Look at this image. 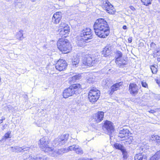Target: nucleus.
<instances>
[{"mask_svg":"<svg viewBox=\"0 0 160 160\" xmlns=\"http://www.w3.org/2000/svg\"><path fill=\"white\" fill-rule=\"evenodd\" d=\"M3 122V121H2L1 119L0 120V124L2 123Z\"/></svg>","mask_w":160,"mask_h":160,"instance_id":"52","label":"nucleus"},{"mask_svg":"<svg viewBox=\"0 0 160 160\" xmlns=\"http://www.w3.org/2000/svg\"><path fill=\"white\" fill-rule=\"evenodd\" d=\"M129 8L131 9H132L133 11H134L135 9L132 6H130Z\"/></svg>","mask_w":160,"mask_h":160,"instance_id":"45","label":"nucleus"},{"mask_svg":"<svg viewBox=\"0 0 160 160\" xmlns=\"http://www.w3.org/2000/svg\"><path fill=\"white\" fill-rule=\"evenodd\" d=\"M100 92L96 88H93L89 91L88 98L90 102L92 103H95L99 99Z\"/></svg>","mask_w":160,"mask_h":160,"instance_id":"6","label":"nucleus"},{"mask_svg":"<svg viewBox=\"0 0 160 160\" xmlns=\"http://www.w3.org/2000/svg\"><path fill=\"white\" fill-rule=\"evenodd\" d=\"M157 61L158 62L160 61V58H157Z\"/></svg>","mask_w":160,"mask_h":160,"instance_id":"51","label":"nucleus"},{"mask_svg":"<svg viewBox=\"0 0 160 160\" xmlns=\"http://www.w3.org/2000/svg\"><path fill=\"white\" fill-rule=\"evenodd\" d=\"M32 2L35 1L36 0H31Z\"/></svg>","mask_w":160,"mask_h":160,"instance_id":"54","label":"nucleus"},{"mask_svg":"<svg viewBox=\"0 0 160 160\" xmlns=\"http://www.w3.org/2000/svg\"><path fill=\"white\" fill-rule=\"evenodd\" d=\"M10 148L11 151L13 152H21L22 151H27L29 150L28 148H24V147H18V146L14 147H12Z\"/></svg>","mask_w":160,"mask_h":160,"instance_id":"18","label":"nucleus"},{"mask_svg":"<svg viewBox=\"0 0 160 160\" xmlns=\"http://www.w3.org/2000/svg\"><path fill=\"white\" fill-rule=\"evenodd\" d=\"M115 62L116 64L120 68H123L124 65L126 64V61L123 59L119 58H116Z\"/></svg>","mask_w":160,"mask_h":160,"instance_id":"21","label":"nucleus"},{"mask_svg":"<svg viewBox=\"0 0 160 160\" xmlns=\"http://www.w3.org/2000/svg\"><path fill=\"white\" fill-rule=\"evenodd\" d=\"M140 154L139 153L136 154L135 157V160H140Z\"/></svg>","mask_w":160,"mask_h":160,"instance_id":"38","label":"nucleus"},{"mask_svg":"<svg viewBox=\"0 0 160 160\" xmlns=\"http://www.w3.org/2000/svg\"><path fill=\"white\" fill-rule=\"evenodd\" d=\"M157 82L158 84H159V82H158L157 81Z\"/></svg>","mask_w":160,"mask_h":160,"instance_id":"57","label":"nucleus"},{"mask_svg":"<svg viewBox=\"0 0 160 160\" xmlns=\"http://www.w3.org/2000/svg\"><path fill=\"white\" fill-rule=\"evenodd\" d=\"M57 47L62 53H64L69 52L72 48L69 41L62 38L60 39L58 41Z\"/></svg>","mask_w":160,"mask_h":160,"instance_id":"4","label":"nucleus"},{"mask_svg":"<svg viewBox=\"0 0 160 160\" xmlns=\"http://www.w3.org/2000/svg\"><path fill=\"white\" fill-rule=\"evenodd\" d=\"M158 51H156H156H154V53H153V54H154V57H155V56H156L157 55H158V54H157V53H158Z\"/></svg>","mask_w":160,"mask_h":160,"instance_id":"42","label":"nucleus"},{"mask_svg":"<svg viewBox=\"0 0 160 160\" xmlns=\"http://www.w3.org/2000/svg\"><path fill=\"white\" fill-rule=\"evenodd\" d=\"M138 87L135 84L131 83L129 85V90L130 93L133 96H135L138 92Z\"/></svg>","mask_w":160,"mask_h":160,"instance_id":"14","label":"nucleus"},{"mask_svg":"<svg viewBox=\"0 0 160 160\" xmlns=\"http://www.w3.org/2000/svg\"><path fill=\"white\" fill-rule=\"evenodd\" d=\"M5 118L4 117L2 116L1 118V120L2 121H3L4 120H5Z\"/></svg>","mask_w":160,"mask_h":160,"instance_id":"48","label":"nucleus"},{"mask_svg":"<svg viewBox=\"0 0 160 160\" xmlns=\"http://www.w3.org/2000/svg\"><path fill=\"white\" fill-rule=\"evenodd\" d=\"M158 66L156 65H153L151 66L150 69L152 73L155 74L158 71Z\"/></svg>","mask_w":160,"mask_h":160,"instance_id":"30","label":"nucleus"},{"mask_svg":"<svg viewBox=\"0 0 160 160\" xmlns=\"http://www.w3.org/2000/svg\"><path fill=\"white\" fill-rule=\"evenodd\" d=\"M82 89L81 85L79 83L71 85L68 88L65 89L63 93L64 98H67L73 95L74 94H78Z\"/></svg>","mask_w":160,"mask_h":160,"instance_id":"3","label":"nucleus"},{"mask_svg":"<svg viewBox=\"0 0 160 160\" xmlns=\"http://www.w3.org/2000/svg\"><path fill=\"white\" fill-rule=\"evenodd\" d=\"M92 35L91 29L89 28H86L81 31L79 36L84 40L88 41L92 38Z\"/></svg>","mask_w":160,"mask_h":160,"instance_id":"7","label":"nucleus"},{"mask_svg":"<svg viewBox=\"0 0 160 160\" xmlns=\"http://www.w3.org/2000/svg\"><path fill=\"white\" fill-rule=\"evenodd\" d=\"M70 149L72 150V151H74L76 153L78 154L81 155L83 153V151L82 148L77 144H74L71 146Z\"/></svg>","mask_w":160,"mask_h":160,"instance_id":"15","label":"nucleus"},{"mask_svg":"<svg viewBox=\"0 0 160 160\" xmlns=\"http://www.w3.org/2000/svg\"><path fill=\"white\" fill-rule=\"evenodd\" d=\"M68 64L66 61L60 59L57 61L55 65L56 69L59 71H63L65 70Z\"/></svg>","mask_w":160,"mask_h":160,"instance_id":"9","label":"nucleus"},{"mask_svg":"<svg viewBox=\"0 0 160 160\" xmlns=\"http://www.w3.org/2000/svg\"><path fill=\"white\" fill-rule=\"evenodd\" d=\"M123 155V158L124 160H126L128 158V155L127 152L126 151V149H125L121 151Z\"/></svg>","mask_w":160,"mask_h":160,"instance_id":"35","label":"nucleus"},{"mask_svg":"<svg viewBox=\"0 0 160 160\" xmlns=\"http://www.w3.org/2000/svg\"><path fill=\"white\" fill-rule=\"evenodd\" d=\"M7 126V124H5L3 125V128H2V130H4L5 129V127Z\"/></svg>","mask_w":160,"mask_h":160,"instance_id":"46","label":"nucleus"},{"mask_svg":"<svg viewBox=\"0 0 160 160\" xmlns=\"http://www.w3.org/2000/svg\"><path fill=\"white\" fill-rule=\"evenodd\" d=\"M120 83H117L113 84L111 88V91L110 92V94L112 95L113 92L115 91L118 90V89L120 86Z\"/></svg>","mask_w":160,"mask_h":160,"instance_id":"24","label":"nucleus"},{"mask_svg":"<svg viewBox=\"0 0 160 160\" xmlns=\"http://www.w3.org/2000/svg\"><path fill=\"white\" fill-rule=\"evenodd\" d=\"M141 145V160H147V157L149 154V148H147L146 144L145 146Z\"/></svg>","mask_w":160,"mask_h":160,"instance_id":"10","label":"nucleus"},{"mask_svg":"<svg viewBox=\"0 0 160 160\" xmlns=\"http://www.w3.org/2000/svg\"><path fill=\"white\" fill-rule=\"evenodd\" d=\"M11 131H8L5 134L3 137L5 139H7L11 138Z\"/></svg>","mask_w":160,"mask_h":160,"instance_id":"36","label":"nucleus"},{"mask_svg":"<svg viewBox=\"0 0 160 160\" xmlns=\"http://www.w3.org/2000/svg\"><path fill=\"white\" fill-rule=\"evenodd\" d=\"M81 78V74H75L72 76L68 78V81L70 84H72L75 82L79 80Z\"/></svg>","mask_w":160,"mask_h":160,"instance_id":"17","label":"nucleus"},{"mask_svg":"<svg viewBox=\"0 0 160 160\" xmlns=\"http://www.w3.org/2000/svg\"><path fill=\"white\" fill-rule=\"evenodd\" d=\"M144 45V43L141 42V46H143Z\"/></svg>","mask_w":160,"mask_h":160,"instance_id":"50","label":"nucleus"},{"mask_svg":"<svg viewBox=\"0 0 160 160\" xmlns=\"http://www.w3.org/2000/svg\"><path fill=\"white\" fill-rule=\"evenodd\" d=\"M113 147L116 149L120 150L121 151L125 149L124 147L119 143H115L113 144Z\"/></svg>","mask_w":160,"mask_h":160,"instance_id":"26","label":"nucleus"},{"mask_svg":"<svg viewBox=\"0 0 160 160\" xmlns=\"http://www.w3.org/2000/svg\"><path fill=\"white\" fill-rule=\"evenodd\" d=\"M122 28L123 29H126L127 28V27L126 25H124L123 26Z\"/></svg>","mask_w":160,"mask_h":160,"instance_id":"47","label":"nucleus"},{"mask_svg":"<svg viewBox=\"0 0 160 160\" xmlns=\"http://www.w3.org/2000/svg\"><path fill=\"white\" fill-rule=\"evenodd\" d=\"M103 85L108 87L111 85L110 82L108 79L103 80L102 82Z\"/></svg>","mask_w":160,"mask_h":160,"instance_id":"32","label":"nucleus"},{"mask_svg":"<svg viewBox=\"0 0 160 160\" xmlns=\"http://www.w3.org/2000/svg\"><path fill=\"white\" fill-rule=\"evenodd\" d=\"M155 46L156 44L153 42H152L150 44L151 47L153 48H155Z\"/></svg>","mask_w":160,"mask_h":160,"instance_id":"41","label":"nucleus"},{"mask_svg":"<svg viewBox=\"0 0 160 160\" xmlns=\"http://www.w3.org/2000/svg\"><path fill=\"white\" fill-rule=\"evenodd\" d=\"M141 84L142 86L144 88H146L148 87V84L146 82H144V81L141 82Z\"/></svg>","mask_w":160,"mask_h":160,"instance_id":"39","label":"nucleus"},{"mask_svg":"<svg viewBox=\"0 0 160 160\" xmlns=\"http://www.w3.org/2000/svg\"><path fill=\"white\" fill-rule=\"evenodd\" d=\"M111 48L108 47H105L103 49L102 53V57H106L110 55Z\"/></svg>","mask_w":160,"mask_h":160,"instance_id":"22","label":"nucleus"},{"mask_svg":"<svg viewBox=\"0 0 160 160\" xmlns=\"http://www.w3.org/2000/svg\"><path fill=\"white\" fill-rule=\"evenodd\" d=\"M78 160H94L93 158H79Z\"/></svg>","mask_w":160,"mask_h":160,"instance_id":"40","label":"nucleus"},{"mask_svg":"<svg viewBox=\"0 0 160 160\" xmlns=\"http://www.w3.org/2000/svg\"><path fill=\"white\" fill-rule=\"evenodd\" d=\"M128 41L129 43H131L132 42V38L129 37L128 39Z\"/></svg>","mask_w":160,"mask_h":160,"instance_id":"44","label":"nucleus"},{"mask_svg":"<svg viewBox=\"0 0 160 160\" xmlns=\"http://www.w3.org/2000/svg\"><path fill=\"white\" fill-rule=\"evenodd\" d=\"M23 31L22 30H20L19 32H18L16 34V37L19 40H22L24 38L23 36Z\"/></svg>","mask_w":160,"mask_h":160,"instance_id":"28","label":"nucleus"},{"mask_svg":"<svg viewBox=\"0 0 160 160\" xmlns=\"http://www.w3.org/2000/svg\"><path fill=\"white\" fill-rule=\"evenodd\" d=\"M60 28L58 30L59 32V34L62 37L64 38L67 37V34L69 32V27L66 23L63 22L61 23L59 25Z\"/></svg>","mask_w":160,"mask_h":160,"instance_id":"8","label":"nucleus"},{"mask_svg":"<svg viewBox=\"0 0 160 160\" xmlns=\"http://www.w3.org/2000/svg\"><path fill=\"white\" fill-rule=\"evenodd\" d=\"M148 112L150 113H153L154 112H156V111H155L154 110L151 109L149 111H148Z\"/></svg>","mask_w":160,"mask_h":160,"instance_id":"43","label":"nucleus"},{"mask_svg":"<svg viewBox=\"0 0 160 160\" xmlns=\"http://www.w3.org/2000/svg\"><path fill=\"white\" fill-rule=\"evenodd\" d=\"M152 1V0H141L143 4L146 6L150 5Z\"/></svg>","mask_w":160,"mask_h":160,"instance_id":"33","label":"nucleus"},{"mask_svg":"<svg viewBox=\"0 0 160 160\" xmlns=\"http://www.w3.org/2000/svg\"><path fill=\"white\" fill-rule=\"evenodd\" d=\"M103 128L107 131L108 134L110 135L114 131V129L113 124L111 121L107 120L104 123Z\"/></svg>","mask_w":160,"mask_h":160,"instance_id":"11","label":"nucleus"},{"mask_svg":"<svg viewBox=\"0 0 160 160\" xmlns=\"http://www.w3.org/2000/svg\"><path fill=\"white\" fill-rule=\"evenodd\" d=\"M1 82V78L0 77V82Z\"/></svg>","mask_w":160,"mask_h":160,"instance_id":"55","label":"nucleus"},{"mask_svg":"<svg viewBox=\"0 0 160 160\" xmlns=\"http://www.w3.org/2000/svg\"><path fill=\"white\" fill-rule=\"evenodd\" d=\"M104 116L103 112H98L95 114V119L96 122L97 123H98L101 121L103 119Z\"/></svg>","mask_w":160,"mask_h":160,"instance_id":"20","label":"nucleus"},{"mask_svg":"<svg viewBox=\"0 0 160 160\" xmlns=\"http://www.w3.org/2000/svg\"><path fill=\"white\" fill-rule=\"evenodd\" d=\"M152 141H156L157 143L160 144V137L157 135H152L151 137Z\"/></svg>","mask_w":160,"mask_h":160,"instance_id":"29","label":"nucleus"},{"mask_svg":"<svg viewBox=\"0 0 160 160\" xmlns=\"http://www.w3.org/2000/svg\"><path fill=\"white\" fill-rule=\"evenodd\" d=\"M88 41L85 40L80 36H78L77 37L76 42L77 45L79 47H83L86 45V44Z\"/></svg>","mask_w":160,"mask_h":160,"instance_id":"19","label":"nucleus"},{"mask_svg":"<svg viewBox=\"0 0 160 160\" xmlns=\"http://www.w3.org/2000/svg\"><path fill=\"white\" fill-rule=\"evenodd\" d=\"M93 28L95 34L100 38H105L109 34V25L103 18L97 19L93 25Z\"/></svg>","mask_w":160,"mask_h":160,"instance_id":"2","label":"nucleus"},{"mask_svg":"<svg viewBox=\"0 0 160 160\" xmlns=\"http://www.w3.org/2000/svg\"><path fill=\"white\" fill-rule=\"evenodd\" d=\"M31 159H32V160H48L49 159L47 157L43 156L42 155H39V156H31Z\"/></svg>","mask_w":160,"mask_h":160,"instance_id":"23","label":"nucleus"},{"mask_svg":"<svg viewBox=\"0 0 160 160\" xmlns=\"http://www.w3.org/2000/svg\"><path fill=\"white\" fill-rule=\"evenodd\" d=\"M71 146H69L68 148H64L61 149L59 150V152H61L62 153H66L69 151H72V150L70 149Z\"/></svg>","mask_w":160,"mask_h":160,"instance_id":"34","label":"nucleus"},{"mask_svg":"<svg viewBox=\"0 0 160 160\" xmlns=\"http://www.w3.org/2000/svg\"><path fill=\"white\" fill-rule=\"evenodd\" d=\"M43 48L44 49H46L47 48V47H46V45H44L43 46Z\"/></svg>","mask_w":160,"mask_h":160,"instance_id":"49","label":"nucleus"},{"mask_svg":"<svg viewBox=\"0 0 160 160\" xmlns=\"http://www.w3.org/2000/svg\"><path fill=\"white\" fill-rule=\"evenodd\" d=\"M160 158V150L157 151L149 160H158Z\"/></svg>","mask_w":160,"mask_h":160,"instance_id":"27","label":"nucleus"},{"mask_svg":"<svg viewBox=\"0 0 160 160\" xmlns=\"http://www.w3.org/2000/svg\"><path fill=\"white\" fill-rule=\"evenodd\" d=\"M157 109L158 110V111H160V108H158Z\"/></svg>","mask_w":160,"mask_h":160,"instance_id":"53","label":"nucleus"},{"mask_svg":"<svg viewBox=\"0 0 160 160\" xmlns=\"http://www.w3.org/2000/svg\"><path fill=\"white\" fill-rule=\"evenodd\" d=\"M96 62L95 59L94 58L88 56H86L83 60V63L85 65L89 66H92Z\"/></svg>","mask_w":160,"mask_h":160,"instance_id":"13","label":"nucleus"},{"mask_svg":"<svg viewBox=\"0 0 160 160\" xmlns=\"http://www.w3.org/2000/svg\"><path fill=\"white\" fill-rule=\"evenodd\" d=\"M103 8L106 10L107 12L110 14L114 13L115 10L113 6L108 1H105L104 3L103 2Z\"/></svg>","mask_w":160,"mask_h":160,"instance_id":"12","label":"nucleus"},{"mask_svg":"<svg viewBox=\"0 0 160 160\" xmlns=\"http://www.w3.org/2000/svg\"><path fill=\"white\" fill-rule=\"evenodd\" d=\"M61 19V12H57L55 13L52 17V21L54 23H58Z\"/></svg>","mask_w":160,"mask_h":160,"instance_id":"16","label":"nucleus"},{"mask_svg":"<svg viewBox=\"0 0 160 160\" xmlns=\"http://www.w3.org/2000/svg\"><path fill=\"white\" fill-rule=\"evenodd\" d=\"M2 114V112H0V116Z\"/></svg>","mask_w":160,"mask_h":160,"instance_id":"56","label":"nucleus"},{"mask_svg":"<svg viewBox=\"0 0 160 160\" xmlns=\"http://www.w3.org/2000/svg\"><path fill=\"white\" fill-rule=\"evenodd\" d=\"M129 131L128 130L126 129H123L120 130L118 136L120 138H125L124 143L126 144H130L133 139L132 137L129 135Z\"/></svg>","mask_w":160,"mask_h":160,"instance_id":"5","label":"nucleus"},{"mask_svg":"<svg viewBox=\"0 0 160 160\" xmlns=\"http://www.w3.org/2000/svg\"><path fill=\"white\" fill-rule=\"evenodd\" d=\"M95 80V76L92 75H90L87 78V82L89 83H93Z\"/></svg>","mask_w":160,"mask_h":160,"instance_id":"31","label":"nucleus"},{"mask_svg":"<svg viewBox=\"0 0 160 160\" xmlns=\"http://www.w3.org/2000/svg\"><path fill=\"white\" fill-rule=\"evenodd\" d=\"M79 62V58L77 57L74 58L72 60V65L73 67H77L78 66V64Z\"/></svg>","mask_w":160,"mask_h":160,"instance_id":"25","label":"nucleus"},{"mask_svg":"<svg viewBox=\"0 0 160 160\" xmlns=\"http://www.w3.org/2000/svg\"><path fill=\"white\" fill-rule=\"evenodd\" d=\"M69 136L68 134L58 136L53 141L52 146L50 145L49 138L47 137H43L40 140L39 145L42 150L44 152L49 154H52L56 150L53 147H58L64 145L68 140Z\"/></svg>","mask_w":160,"mask_h":160,"instance_id":"1","label":"nucleus"},{"mask_svg":"<svg viewBox=\"0 0 160 160\" xmlns=\"http://www.w3.org/2000/svg\"><path fill=\"white\" fill-rule=\"evenodd\" d=\"M122 53L121 51H117L116 53V58H119V59H120L122 57Z\"/></svg>","mask_w":160,"mask_h":160,"instance_id":"37","label":"nucleus"}]
</instances>
